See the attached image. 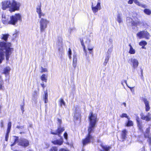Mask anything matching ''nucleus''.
<instances>
[{"instance_id": "nucleus-1", "label": "nucleus", "mask_w": 151, "mask_h": 151, "mask_svg": "<svg viewBox=\"0 0 151 151\" xmlns=\"http://www.w3.org/2000/svg\"><path fill=\"white\" fill-rule=\"evenodd\" d=\"M88 119L89 124L88 127V134L86 138L82 141L83 146L89 143L93 139V137L91 135V133L94 132L95 126L98 121L97 114H93L92 112L89 114Z\"/></svg>"}, {"instance_id": "nucleus-2", "label": "nucleus", "mask_w": 151, "mask_h": 151, "mask_svg": "<svg viewBox=\"0 0 151 151\" xmlns=\"http://www.w3.org/2000/svg\"><path fill=\"white\" fill-rule=\"evenodd\" d=\"M13 50L10 43H6L4 41L0 42V63H1L4 59L5 54L6 60H8L9 56Z\"/></svg>"}, {"instance_id": "nucleus-3", "label": "nucleus", "mask_w": 151, "mask_h": 151, "mask_svg": "<svg viewBox=\"0 0 151 151\" xmlns=\"http://www.w3.org/2000/svg\"><path fill=\"white\" fill-rule=\"evenodd\" d=\"M2 8L3 10L9 8L11 12L18 10L20 6V3L15 0L5 1L1 3Z\"/></svg>"}, {"instance_id": "nucleus-4", "label": "nucleus", "mask_w": 151, "mask_h": 151, "mask_svg": "<svg viewBox=\"0 0 151 151\" xmlns=\"http://www.w3.org/2000/svg\"><path fill=\"white\" fill-rule=\"evenodd\" d=\"M4 15H2V22L3 24H11L15 25L18 20L21 19V17L19 14H16L10 17V20L8 21L7 19Z\"/></svg>"}, {"instance_id": "nucleus-5", "label": "nucleus", "mask_w": 151, "mask_h": 151, "mask_svg": "<svg viewBox=\"0 0 151 151\" xmlns=\"http://www.w3.org/2000/svg\"><path fill=\"white\" fill-rule=\"evenodd\" d=\"M13 137L14 142L13 143L11 142V146H14L17 143H18V145L24 147H27L29 145V142L27 140L24 139H21L19 140L18 137L14 136Z\"/></svg>"}, {"instance_id": "nucleus-6", "label": "nucleus", "mask_w": 151, "mask_h": 151, "mask_svg": "<svg viewBox=\"0 0 151 151\" xmlns=\"http://www.w3.org/2000/svg\"><path fill=\"white\" fill-rule=\"evenodd\" d=\"M49 21L46 19L41 18L39 21L40 32H44L47 27Z\"/></svg>"}, {"instance_id": "nucleus-7", "label": "nucleus", "mask_w": 151, "mask_h": 151, "mask_svg": "<svg viewBox=\"0 0 151 151\" xmlns=\"http://www.w3.org/2000/svg\"><path fill=\"white\" fill-rule=\"evenodd\" d=\"M137 36L139 39L145 38L146 39H149L150 36L149 34L146 31L143 30L138 32Z\"/></svg>"}, {"instance_id": "nucleus-8", "label": "nucleus", "mask_w": 151, "mask_h": 151, "mask_svg": "<svg viewBox=\"0 0 151 151\" xmlns=\"http://www.w3.org/2000/svg\"><path fill=\"white\" fill-rule=\"evenodd\" d=\"M127 22L128 26L135 27L136 26L138 23H139L138 22H134L133 20L132 19L129 17L127 18Z\"/></svg>"}, {"instance_id": "nucleus-9", "label": "nucleus", "mask_w": 151, "mask_h": 151, "mask_svg": "<svg viewBox=\"0 0 151 151\" xmlns=\"http://www.w3.org/2000/svg\"><path fill=\"white\" fill-rule=\"evenodd\" d=\"M140 116L141 119L145 120L146 122L150 121L151 119V114L149 112L147 115H145L142 112L141 113Z\"/></svg>"}, {"instance_id": "nucleus-10", "label": "nucleus", "mask_w": 151, "mask_h": 151, "mask_svg": "<svg viewBox=\"0 0 151 151\" xmlns=\"http://www.w3.org/2000/svg\"><path fill=\"white\" fill-rule=\"evenodd\" d=\"M92 10L93 12L94 13H96L98 10H100L101 9L100 3L99 2H97L96 5L95 6H93V4L91 5Z\"/></svg>"}, {"instance_id": "nucleus-11", "label": "nucleus", "mask_w": 151, "mask_h": 151, "mask_svg": "<svg viewBox=\"0 0 151 151\" xmlns=\"http://www.w3.org/2000/svg\"><path fill=\"white\" fill-rule=\"evenodd\" d=\"M136 120L137 121V125L139 129L141 132H143V130L142 129V128L143 126L142 124V121L139 119V117L138 116H136Z\"/></svg>"}, {"instance_id": "nucleus-12", "label": "nucleus", "mask_w": 151, "mask_h": 151, "mask_svg": "<svg viewBox=\"0 0 151 151\" xmlns=\"http://www.w3.org/2000/svg\"><path fill=\"white\" fill-rule=\"evenodd\" d=\"M131 65H132L133 68L135 69L138 67L139 63L138 60L136 59L131 58Z\"/></svg>"}, {"instance_id": "nucleus-13", "label": "nucleus", "mask_w": 151, "mask_h": 151, "mask_svg": "<svg viewBox=\"0 0 151 151\" xmlns=\"http://www.w3.org/2000/svg\"><path fill=\"white\" fill-rule=\"evenodd\" d=\"M36 12L38 15L39 18H41L42 17H43L45 16V14L42 12L41 10V4L38 6L36 8Z\"/></svg>"}, {"instance_id": "nucleus-14", "label": "nucleus", "mask_w": 151, "mask_h": 151, "mask_svg": "<svg viewBox=\"0 0 151 151\" xmlns=\"http://www.w3.org/2000/svg\"><path fill=\"white\" fill-rule=\"evenodd\" d=\"M64 130V129L63 127H61L60 126L58 127L57 130L55 132H53L52 130H51L50 132V133L51 134H59L63 131Z\"/></svg>"}, {"instance_id": "nucleus-15", "label": "nucleus", "mask_w": 151, "mask_h": 151, "mask_svg": "<svg viewBox=\"0 0 151 151\" xmlns=\"http://www.w3.org/2000/svg\"><path fill=\"white\" fill-rule=\"evenodd\" d=\"M143 101L145 105V111H148L150 109L149 104V102L145 98L143 99Z\"/></svg>"}, {"instance_id": "nucleus-16", "label": "nucleus", "mask_w": 151, "mask_h": 151, "mask_svg": "<svg viewBox=\"0 0 151 151\" xmlns=\"http://www.w3.org/2000/svg\"><path fill=\"white\" fill-rule=\"evenodd\" d=\"M127 133V131L126 129L123 130L121 134V138L122 140L123 141L126 139Z\"/></svg>"}, {"instance_id": "nucleus-17", "label": "nucleus", "mask_w": 151, "mask_h": 151, "mask_svg": "<svg viewBox=\"0 0 151 151\" xmlns=\"http://www.w3.org/2000/svg\"><path fill=\"white\" fill-rule=\"evenodd\" d=\"M144 137L146 138H148V142H149V145H151V137L150 134L149 133L145 132L144 134Z\"/></svg>"}, {"instance_id": "nucleus-18", "label": "nucleus", "mask_w": 151, "mask_h": 151, "mask_svg": "<svg viewBox=\"0 0 151 151\" xmlns=\"http://www.w3.org/2000/svg\"><path fill=\"white\" fill-rule=\"evenodd\" d=\"M134 2L137 5L143 8H145L147 7V6L145 4H143L140 3L138 0H134Z\"/></svg>"}, {"instance_id": "nucleus-19", "label": "nucleus", "mask_w": 151, "mask_h": 151, "mask_svg": "<svg viewBox=\"0 0 151 151\" xmlns=\"http://www.w3.org/2000/svg\"><path fill=\"white\" fill-rule=\"evenodd\" d=\"M78 107V106H76L74 107L73 109L75 110H76L75 113L74 114V118H76V119L78 120L80 118V115L79 113H77V108Z\"/></svg>"}, {"instance_id": "nucleus-20", "label": "nucleus", "mask_w": 151, "mask_h": 151, "mask_svg": "<svg viewBox=\"0 0 151 151\" xmlns=\"http://www.w3.org/2000/svg\"><path fill=\"white\" fill-rule=\"evenodd\" d=\"M52 142L54 145H61L63 143V139H57L55 140L52 141Z\"/></svg>"}, {"instance_id": "nucleus-21", "label": "nucleus", "mask_w": 151, "mask_h": 151, "mask_svg": "<svg viewBox=\"0 0 151 151\" xmlns=\"http://www.w3.org/2000/svg\"><path fill=\"white\" fill-rule=\"evenodd\" d=\"M129 53L131 54H134L135 53V50L133 48L131 44H129Z\"/></svg>"}, {"instance_id": "nucleus-22", "label": "nucleus", "mask_w": 151, "mask_h": 151, "mask_svg": "<svg viewBox=\"0 0 151 151\" xmlns=\"http://www.w3.org/2000/svg\"><path fill=\"white\" fill-rule=\"evenodd\" d=\"M38 98V94L37 91H35L33 94L32 100L34 102H36Z\"/></svg>"}, {"instance_id": "nucleus-23", "label": "nucleus", "mask_w": 151, "mask_h": 151, "mask_svg": "<svg viewBox=\"0 0 151 151\" xmlns=\"http://www.w3.org/2000/svg\"><path fill=\"white\" fill-rule=\"evenodd\" d=\"M101 146L105 151H109L110 149L111 148V147L106 145H101Z\"/></svg>"}, {"instance_id": "nucleus-24", "label": "nucleus", "mask_w": 151, "mask_h": 151, "mask_svg": "<svg viewBox=\"0 0 151 151\" xmlns=\"http://www.w3.org/2000/svg\"><path fill=\"white\" fill-rule=\"evenodd\" d=\"M88 49L89 51V53L90 54L92 53V50L94 47L91 44L87 45Z\"/></svg>"}, {"instance_id": "nucleus-25", "label": "nucleus", "mask_w": 151, "mask_h": 151, "mask_svg": "<svg viewBox=\"0 0 151 151\" xmlns=\"http://www.w3.org/2000/svg\"><path fill=\"white\" fill-rule=\"evenodd\" d=\"M116 19L118 22L119 23H121L122 22L121 14L119 13L117 14Z\"/></svg>"}, {"instance_id": "nucleus-26", "label": "nucleus", "mask_w": 151, "mask_h": 151, "mask_svg": "<svg viewBox=\"0 0 151 151\" xmlns=\"http://www.w3.org/2000/svg\"><path fill=\"white\" fill-rule=\"evenodd\" d=\"M10 70V68L9 67H6L4 69V73L5 75L8 74H9Z\"/></svg>"}, {"instance_id": "nucleus-27", "label": "nucleus", "mask_w": 151, "mask_h": 151, "mask_svg": "<svg viewBox=\"0 0 151 151\" xmlns=\"http://www.w3.org/2000/svg\"><path fill=\"white\" fill-rule=\"evenodd\" d=\"M110 57V56L109 54H106V56L105 57V61L104 63V65L105 66L106 65L109 60V58Z\"/></svg>"}, {"instance_id": "nucleus-28", "label": "nucleus", "mask_w": 151, "mask_h": 151, "mask_svg": "<svg viewBox=\"0 0 151 151\" xmlns=\"http://www.w3.org/2000/svg\"><path fill=\"white\" fill-rule=\"evenodd\" d=\"M9 36L8 34H2L1 36V38L4 41H6Z\"/></svg>"}, {"instance_id": "nucleus-29", "label": "nucleus", "mask_w": 151, "mask_h": 151, "mask_svg": "<svg viewBox=\"0 0 151 151\" xmlns=\"http://www.w3.org/2000/svg\"><path fill=\"white\" fill-rule=\"evenodd\" d=\"M143 12L147 15H150L151 14V10L149 9H145L144 10Z\"/></svg>"}, {"instance_id": "nucleus-30", "label": "nucleus", "mask_w": 151, "mask_h": 151, "mask_svg": "<svg viewBox=\"0 0 151 151\" xmlns=\"http://www.w3.org/2000/svg\"><path fill=\"white\" fill-rule=\"evenodd\" d=\"M62 38L61 37H58L57 44L58 45H61L62 43Z\"/></svg>"}, {"instance_id": "nucleus-31", "label": "nucleus", "mask_w": 151, "mask_h": 151, "mask_svg": "<svg viewBox=\"0 0 151 151\" xmlns=\"http://www.w3.org/2000/svg\"><path fill=\"white\" fill-rule=\"evenodd\" d=\"M133 125V122L130 120H128V122L126 124V125L127 127L132 126Z\"/></svg>"}, {"instance_id": "nucleus-32", "label": "nucleus", "mask_w": 151, "mask_h": 151, "mask_svg": "<svg viewBox=\"0 0 151 151\" xmlns=\"http://www.w3.org/2000/svg\"><path fill=\"white\" fill-rule=\"evenodd\" d=\"M120 116L121 118H126L128 120H129L130 119L129 117L127 116V114L126 113L122 114L121 115H120Z\"/></svg>"}, {"instance_id": "nucleus-33", "label": "nucleus", "mask_w": 151, "mask_h": 151, "mask_svg": "<svg viewBox=\"0 0 151 151\" xmlns=\"http://www.w3.org/2000/svg\"><path fill=\"white\" fill-rule=\"evenodd\" d=\"M41 80L43 81L46 82L47 79L46 78V76L45 74H43L41 77Z\"/></svg>"}, {"instance_id": "nucleus-34", "label": "nucleus", "mask_w": 151, "mask_h": 151, "mask_svg": "<svg viewBox=\"0 0 151 151\" xmlns=\"http://www.w3.org/2000/svg\"><path fill=\"white\" fill-rule=\"evenodd\" d=\"M139 45L142 46H145L147 44V42L144 41L140 42L139 44Z\"/></svg>"}, {"instance_id": "nucleus-35", "label": "nucleus", "mask_w": 151, "mask_h": 151, "mask_svg": "<svg viewBox=\"0 0 151 151\" xmlns=\"http://www.w3.org/2000/svg\"><path fill=\"white\" fill-rule=\"evenodd\" d=\"M80 41L83 47L84 51L85 52H86V50L85 49V47L84 44L83 40L81 38L80 39Z\"/></svg>"}, {"instance_id": "nucleus-36", "label": "nucleus", "mask_w": 151, "mask_h": 151, "mask_svg": "<svg viewBox=\"0 0 151 151\" xmlns=\"http://www.w3.org/2000/svg\"><path fill=\"white\" fill-rule=\"evenodd\" d=\"M112 48L113 46H111V47L108 50L107 54H109V55L110 56L111 53L112 51Z\"/></svg>"}, {"instance_id": "nucleus-37", "label": "nucleus", "mask_w": 151, "mask_h": 151, "mask_svg": "<svg viewBox=\"0 0 151 151\" xmlns=\"http://www.w3.org/2000/svg\"><path fill=\"white\" fill-rule=\"evenodd\" d=\"M60 106H62L63 105H65V102L63 99H61L60 101Z\"/></svg>"}, {"instance_id": "nucleus-38", "label": "nucleus", "mask_w": 151, "mask_h": 151, "mask_svg": "<svg viewBox=\"0 0 151 151\" xmlns=\"http://www.w3.org/2000/svg\"><path fill=\"white\" fill-rule=\"evenodd\" d=\"M73 62L75 63H77V56L76 55H73Z\"/></svg>"}, {"instance_id": "nucleus-39", "label": "nucleus", "mask_w": 151, "mask_h": 151, "mask_svg": "<svg viewBox=\"0 0 151 151\" xmlns=\"http://www.w3.org/2000/svg\"><path fill=\"white\" fill-rule=\"evenodd\" d=\"M108 43L111 46H113V39L112 37H110L108 40Z\"/></svg>"}, {"instance_id": "nucleus-40", "label": "nucleus", "mask_w": 151, "mask_h": 151, "mask_svg": "<svg viewBox=\"0 0 151 151\" xmlns=\"http://www.w3.org/2000/svg\"><path fill=\"white\" fill-rule=\"evenodd\" d=\"M41 73L45 72H47V68H44L42 67H41Z\"/></svg>"}, {"instance_id": "nucleus-41", "label": "nucleus", "mask_w": 151, "mask_h": 151, "mask_svg": "<svg viewBox=\"0 0 151 151\" xmlns=\"http://www.w3.org/2000/svg\"><path fill=\"white\" fill-rule=\"evenodd\" d=\"M71 51L70 48L69 49L68 51V56L70 59L71 58Z\"/></svg>"}, {"instance_id": "nucleus-42", "label": "nucleus", "mask_w": 151, "mask_h": 151, "mask_svg": "<svg viewBox=\"0 0 151 151\" xmlns=\"http://www.w3.org/2000/svg\"><path fill=\"white\" fill-rule=\"evenodd\" d=\"M4 83L3 82H1L0 84V90H3L4 89V86H3Z\"/></svg>"}, {"instance_id": "nucleus-43", "label": "nucleus", "mask_w": 151, "mask_h": 151, "mask_svg": "<svg viewBox=\"0 0 151 151\" xmlns=\"http://www.w3.org/2000/svg\"><path fill=\"white\" fill-rule=\"evenodd\" d=\"M11 125L12 123L11 122H9L8 123V127L7 129H11Z\"/></svg>"}, {"instance_id": "nucleus-44", "label": "nucleus", "mask_w": 151, "mask_h": 151, "mask_svg": "<svg viewBox=\"0 0 151 151\" xmlns=\"http://www.w3.org/2000/svg\"><path fill=\"white\" fill-rule=\"evenodd\" d=\"M57 148L56 147H52L50 150V151H57Z\"/></svg>"}, {"instance_id": "nucleus-45", "label": "nucleus", "mask_w": 151, "mask_h": 151, "mask_svg": "<svg viewBox=\"0 0 151 151\" xmlns=\"http://www.w3.org/2000/svg\"><path fill=\"white\" fill-rule=\"evenodd\" d=\"M86 44H87V45L90 44V40L89 39H87V37L86 38Z\"/></svg>"}, {"instance_id": "nucleus-46", "label": "nucleus", "mask_w": 151, "mask_h": 151, "mask_svg": "<svg viewBox=\"0 0 151 151\" xmlns=\"http://www.w3.org/2000/svg\"><path fill=\"white\" fill-rule=\"evenodd\" d=\"M47 98H48L47 93L46 92L45 93V96H44V99H48Z\"/></svg>"}, {"instance_id": "nucleus-47", "label": "nucleus", "mask_w": 151, "mask_h": 151, "mask_svg": "<svg viewBox=\"0 0 151 151\" xmlns=\"http://www.w3.org/2000/svg\"><path fill=\"white\" fill-rule=\"evenodd\" d=\"M16 128L19 129H22L24 128V126H17L16 127Z\"/></svg>"}, {"instance_id": "nucleus-48", "label": "nucleus", "mask_w": 151, "mask_h": 151, "mask_svg": "<svg viewBox=\"0 0 151 151\" xmlns=\"http://www.w3.org/2000/svg\"><path fill=\"white\" fill-rule=\"evenodd\" d=\"M64 136L65 138L66 139H67L68 138V134L67 133L65 132L64 133Z\"/></svg>"}, {"instance_id": "nucleus-49", "label": "nucleus", "mask_w": 151, "mask_h": 151, "mask_svg": "<svg viewBox=\"0 0 151 151\" xmlns=\"http://www.w3.org/2000/svg\"><path fill=\"white\" fill-rule=\"evenodd\" d=\"M150 127H149L146 129L145 132L150 133Z\"/></svg>"}, {"instance_id": "nucleus-50", "label": "nucleus", "mask_w": 151, "mask_h": 151, "mask_svg": "<svg viewBox=\"0 0 151 151\" xmlns=\"http://www.w3.org/2000/svg\"><path fill=\"white\" fill-rule=\"evenodd\" d=\"M9 134H6L5 140L6 141H8L9 137Z\"/></svg>"}, {"instance_id": "nucleus-51", "label": "nucleus", "mask_w": 151, "mask_h": 151, "mask_svg": "<svg viewBox=\"0 0 151 151\" xmlns=\"http://www.w3.org/2000/svg\"><path fill=\"white\" fill-rule=\"evenodd\" d=\"M134 0H129V1H128V4H132L133 2H134Z\"/></svg>"}, {"instance_id": "nucleus-52", "label": "nucleus", "mask_w": 151, "mask_h": 151, "mask_svg": "<svg viewBox=\"0 0 151 151\" xmlns=\"http://www.w3.org/2000/svg\"><path fill=\"white\" fill-rule=\"evenodd\" d=\"M24 104H23V105H21V109L22 111V113H23L24 111Z\"/></svg>"}, {"instance_id": "nucleus-53", "label": "nucleus", "mask_w": 151, "mask_h": 151, "mask_svg": "<svg viewBox=\"0 0 151 151\" xmlns=\"http://www.w3.org/2000/svg\"><path fill=\"white\" fill-rule=\"evenodd\" d=\"M124 83H125L126 85H127V81L126 80H124V81L123 82H122V85L124 86Z\"/></svg>"}, {"instance_id": "nucleus-54", "label": "nucleus", "mask_w": 151, "mask_h": 151, "mask_svg": "<svg viewBox=\"0 0 151 151\" xmlns=\"http://www.w3.org/2000/svg\"><path fill=\"white\" fill-rule=\"evenodd\" d=\"M74 28H69L68 32H70V33H71L72 31L73 30Z\"/></svg>"}, {"instance_id": "nucleus-55", "label": "nucleus", "mask_w": 151, "mask_h": 151, "mask_svg": "<svg viewBox=\"0 0 151 151\" xmlns=\"http://www.w3.org/2000/svg\"><path fill=\"white\" fill-rule=\"evenodd\" d=\"M59 151H69L67 149H65L61 148L59 150Z\"/></svg>"}, {"instance_id": "nucleus-56", "label": "nucleus", "mask_w": 151, "mask_h": 151, "mask_svg": "<svg viewBox=\"0 0 151 151\" xmlns=\"http://www.w3.org/2000/svg\"><path fill=\"white\" fill-rule=\"evenodd\" d=\"M77 63H73V65L74 68H75L76 66Z\"/></svg>"}, {"instance_id": "nucleus-57", "label": "nucleus", "mask_w": 151, "mask_h": 151, "mask_svg": "<svg viewBox=\"0 0 151 151\" xmlns=\"http://www.w3.org/2000/svg\"><path fill=\"white\" fill-rule=\"evenodd\" d=\"M17 32L16 31L15 32V33L13 34V35L14 36V37H16L17 35Z\"/></svg>"}, {"instance_id": "nucleus-58", "label": "nucleus", "mask_w": 151, "mask_h": 151, "mask_svg": "<svg viewBox=\"0 0 151 151\" xmlns=\"http://www.w3.org/2000/svg\"><path fill=\"white\" fill-rule=\"evenodd\" d=\"M10 129H7L6 134H9L10 132Z\"/></svg>"}, {"instance_id": "nucleus-59", "label": "nucleus", "mask_w": 151, "mask_h": 151, "mask_svg": "<svg viewBox=\"0 0 151 151\" xmlns=\"http://www.w3.org/2000/svg\"><path fill=\"white\" fill-rule=\"evenodd\" d=\"M1 127H3V126H4L3 122L2 121L1 122Z\"/></svg>"}, {"instance_id": "nucleus-60", "label": "nucleus", "mask_w": 151, "mask_h": 151, "mask_svg": "<svg viewBox=\"0 0 151 151\" xmlns=\"http://www.w3.org/2000/svg\"><path fill=\"white\" fill-rule=\"evenodd\" d=\"M141 78L142 79H144V77L143 74H141Z\"/></svg>"}, {"instance_id": "nucleus-61", "label": "nucleus", "mask_w": 151, "mask_h": 151, "mask_svg": "<svg viewBox=\"0 0 151 151\" xmlns=\"http://www.w3.org/2000/svg\"><path fill=\"white\" fill-rule=\"evenodd\" d=\"M58 121L59 123L60 124L61 122V120L60 119H58Z\"/></svg>"}, {"instance_id": "nucleus-62", "label": "nucleus", "mask_w": 151, "mask_h": 151, "mask_svg": "<svg viewBox=\"0 0 151 151\" xmlns=\"http://www.w3.org/2000/svg\"><path fill=\"white\" fill-rule=\"evenodd\" d=\"M45 100V103H47L48 102V99H44Z\"/></svg>"}, {"instance_id": "nucleus-63", "label": "nucleus", "mask_w": 151, "mask_h": 151, "mask_svg": "<svg viewBox=\"0 0 151 151\" xmlns=\"http://www.w3.org/2000/svg\"><path fill=\"white\" fill-rule=\"evenodd\" d=\"M127 86H128V88H130V90H131V91H132V88H133V87H132H132H129V86H128V85H127Z\"/></svg>"}, {"instance_id": "nucleus-64", "label": "nucleus", "mask_w": 151, "mask_h": 151, "mask_svg": "<svg viewBox=\"0 0 151 151\" xmlns=\"http://www.w3.org/2000/svg\"><path fill=\"white\" fill-rule=\"evenodd\" d=\"M41 86L42 87H43V88H44V84L43 83H42L41 84Z\"/></svg>"}]
</instances>
